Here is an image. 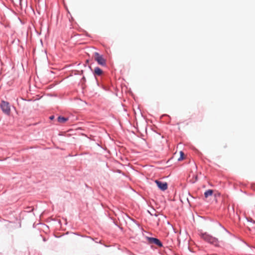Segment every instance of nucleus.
Here are the masks:
<instances>
[{
  "instance_id": "6e6552de",
  "label": "nucleus",
  "mask_w": 255,
  "mask_h": 255,
  "mask_svg": "<svg viewBox=\"0 0 255 255\" xmlns=\"http://www.w3.org/2000/svg\"><path fill=\"white\" fill-rule=\"evenodd\" d=\"M213 192V190L211 189L206 191L204 193L205 197L207 198L208 197L212 195Z\"/></svg>"
},
{
  "instance_id": "423d86ee",
  "label": "nucleus",
  "mask_w": 255,
  "mask_h": 255,
  "mask_svg": "<svg viewBox=\"0 0 255 255\" xmlns=\"http://www.w3.org/2000/svg\"><path fill=\"white\" fill-rule=\"evenodd\" d=\"M103 73L102 70L99 67H96L94 70L95 75L100 76Z\"/></svg>"
},
{
  "instance_id": "9b49d317",
  "label": "nucleus",
  "mask_w": 255,
  "mask_h": 255,
  "mask_svg": "<svg viewBox=\"0 0 255 255\" xmlns=\"http://www.w3.org/2000/svg\"><path fill=\"white\" fill-rule=\"evenodd\" d=\"M195 181H196V180H197V175H196V176H195Z\"/></svg>"
},
{
  "instance_id": "39448f33",
  "label": "nucleus",
  "mask_w": 255,
  "mask_h": 255,
  "mask_svg": "<svg viewBox=\"0 0 255 255\" xmlns=\"http://www.w3.org/2000/svg\"><path fill=\"white\" fill-rule=\"evenodd\" d=\"M148 241L150 244H153L157 245L158 247H162V244L161 242L157 239L154 238H148Z\"/></svg>"
},
{
  "instance_id": "9d476101",
  "label": "nucleus",
  "mask_w": 255,
  "mask_h": 255,
  "mask_svg": "<svg viewBox=\"0 0 255 255\" xmlns=\"http://www.w3.org/2000/svg\"><path fill=\"white\" fill-rule=\"evenodd\" d=\"M53 118H54V116H51V117H50V119L51 120L53 119Z\"/></svg>"
},
{
  "instance_id": "1a4fd4ad",
  "label": "nucleus",
  "mask_w": 255,
  "mask_h": 255,
  "mask_svg": "<svg viewBox=\"0 0 255 255\" xmlns=\"http://www.w3.org/2000/svg\"><path fill=\"white\" fill-rule=\"evenodd\" d=\"M180 157L178 158V160H181L184 158V154L183 151H180Z\"/></svg>"
},
{
  "instance_id": "7ed1b4c3",
  "label": "nucleus",
  "mask_w": 255,
  "mask_h": 255,
  "mask_svg": "<svg viewBox=\"0 0 255 255\" xmlns=\"http://www.w3.org/2000/svg\"><path fill=\"white\" fill-rule=\"evenodd\" d=\"M0 107L2 111L6 115H9L10 112V109L8 102L2 101L0 104Z\"/></svg>"
},
{
  "instance_id": "0eeeda50",
  "label": "nucleus",
  "mask_w": 255,
  "mask_h": 255,
  "mask_svg": "<svg viewBox=\"0 0 255 255\" xmlns=\"http://www.w3.org/2000/svg\"><path fill=\"white\" fill-rule=\"evenodd\" d=\"M68 118L61 116H59L57 119L58 122L61 124L65 123L66 122L68 121Z\"/></svg>"
},
{
  "instance_id": "f257e3e1",
  "label": "nucleus",
  "mask_w": 255,
  "mask_h": 255,
  "mask_svg": "<svg viewBox=\"0 0 255 255\" xmlns=\"http://www.w3.org/2000/svg\"><path fill=\"white\" fill-rule=\"evenodd\" d=\"M200 236L202 239L204 241L214 245L215 246L218 245V240L217 239L207 234V233H201Z\"/></svg>"
},
{
  "instance_id": "f03ea898",
  "label": "nucleus",
  "mask_w": 255,
  "mask_h": 255,
  "mask_svg": "<svg viewBox=\"0 0 255 255\" xmlns=\"http://www.w3.org/2000/svg\"><path fill=\"white\" fill-rule=\"evenodd\" d=\"M94 58L98 63L102 66H105L106 64V60L103 58V56L98 52H95L94 55Z\"/></svg>"
},
{
  "instance_id": "20e7f679",
  "label": "nucleus",
  "mask_w": 255,
  "mask_h": 255,
  "mask_svg": "<svg viewBox=\"0 0 255 255\" xmlns=\"http://www.w3.org/2000/svg\"><path fill=\"white\" fill-rule=\"evenodd\" d=\"M155 182L156 183V185H157L158 187L161 190L164 191L167 189V184L166 182H163L160 181H158L157 180H156L155 181Z\"/></svg>"
}]
</instances>
